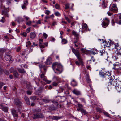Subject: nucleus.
<instances>
[{
  "mask_svg": "<svg viewBox=\"0 0 121 121\" xmlns=\"http://www.w3.org/2000/svg\"><path fill=\"white\" fill-rule=\"evenodd\" d=\"M19 72L22 74H25L26 73V72L23 68H19L18 69Z\"/></svg>",
  "mask_w": 121,
  "mask_h": 121,
  "instance_id": "nucleus-19",
  "label": "nucleus"
},
{
  "mask_svg": "<svg viewBox=\"0 0 121 121\" xmlns=\"http://www.w3.org/2000/svg\"><path fill=\"white\" fill-rule=\"evenodd\" d=\"M7 55L8 56H11V52L10 51H8L6 53L5 56Z\"/></svg>",
  "mask_w": 121,
  "mask_h": 121,
  "instance_id": "nucleus-48",
  "label": "nucleus"
},
{
  "mask_svg": "<svg viewBox=\"0 0 121 121\" xmlns=\"http://www.w3.org/2000/svg\"><path fill=\"white\" fill-rule=\"evenodd\" d=\"M116 87L118 92H120L121 91V86L119 85V84L118 86H117V87Z\"/></svg>",
  "mask_w": 121,
  "mask_h": 121,
  "instance_id": "nucleus-38",
  "label": "nucleus"
},
{
  "mask_svg": "<svg viewBox=\"0 0 121 121\" xmlns=\"http://www.w3.org/2000/svg\"><path fill=\"white\" fill-rule=\"evenodd\" d=\"M119 57V56H118L117 55H116V56H112V58H113L114 59H115L116 60H117L118 59V58H120Z\"/></svg>",
  "mask_w": 121,
  "mask_h": 121,
  "instance_id": "nucleus-47",
  "label": "nucleus"
},
{
  "mask_svg": "<svg viewBox=\"0 0 121 121\" xmlns=\"http://www.w3.org/2000/svg\"><path fill=\"white\" fill-rule=\"evenodd\" d=\"M40 77L41 79L44 81L47 78L45 76L44 73H42L40 75Z\"/></svg>",
  "mask_w": 121,
  "mask_h": 121,
  "instance_id": "nucleus-23",
  "label": "nucleus"
},
{
  "mask_svg": "<svg viewBox=\"0 0 121 121\" xmlns=\"http://www.w3.org/2000/svg\"><path fill=\"white\" fill-rule=\"evenodd\" d=\"M119 84L117 82V81L116 80H114L113 78L111 80L109 81V85H112V86L117 87V86H118Z\"/></svg>",
  "mask_w": 121,
  "mask_h": 121,
  "instance_id": "nucleus-6",
  "label": "nucleus"
},
{
  "mask_svg": "<svg viewBox=\"0 0 121 121\" xmlns=\"http://www.w3.org/2000/svg\"><path fill=\"white\" fill-rule=\"evenodd\" d=\"M21 35L24 36L26 37L27 36V33L26 32H23L21 34Z\"/></svg>",
  "mask_w": 121,
  "mask_h": 121,
  "instance_id": "nucleus-53",
  "label": "nucleus"
},
{
  "mask_svg": "<svg viewBox=\"0 0 121 121\" xmlns=\"http://www.w3.org/2000/svg\"><path fill=\"white\" fill-rule=\"evenodd\" d=\"M42 100L45 103L49 102L50 101V100L49 99L47 98L43 99H42Z\"/></svg>",
  "mask_w": 121,
  "mask_h": 121,
  "instance_id": "nucleus-35",
  "label": "nucleus"
},
{
  "mask_svg": "<svg viewBox=\"0 0 121 121\" xmlns=\"http://www.w3.org/2000/svg\"><path fill=\"white\" fill-rule=\"evenodd\" d=\"M53 103V105L49 107V109L51 111H53L56 110L58 108V103L57 102L54 100L52 101Z\"/></svg>",
  "mask_w": 121,
  "mask_h": 121,
  "instance_id": "nucleus-2",
  "label": "nucleus"
},
{
  "mask_svg": "<svg viewBox=\"0 0 121 121\" xmlns=\"http://www.w3.org/2000/svg\"><path fill=\"white\" fill-rule=\"evenodd\" d=\"M49 117L50 118H51L52 120L57 121L59 119H61L62 117V116H49Z\"/></svg>",
  "mask_w": 121,
  "mask_h": 121,
  "instance_id": "nucleus-9",
  "label": "nucleus"
},
{
  "mask_svg": "<svg viewBox=\"0 0 121 121\" xmlns=\"http://www.w3.org/2000/svg\"><path fill=\"white\" fill-rule=\"evenodd\" d=\"M97 50L96 49H94L92 51L91 53L95 55V54L98 53L97 52Z\"/></svg>",
  "mask_w": 121,
  "mask_h": 121,
  "instance_id": "nucleus-40",
  "label": "nucleus"
},
{
  "mask_svg": "<svg viewBox=\"0 0 121 121\" xmlns=\"http://www.w3.org/2000/svg\"><path fill=\"white\" fill-rule=\"evenodd\" d=\"M72 34L76 36V38L77 37H78V34L75 31H72Z\"/></svg>",
  "mask_w": 121,
  "mask_h": 121,
  "instance_id": "nucleus-39",
  "label": "nucleus"
},
{
  "mask_svg": "<svg viewBox=\"0 0 121 121\" xmlns=\"http://www.w3.org/2000/svg\"><path fill=\"white\" fill-rule=\"evenodd\" d=\"M28 0H25L24 1V4H23L26 6H27L28 4Z\"/></svg>",
  "mask_w": 121,
  "mask_h": 121,
  "instance_id": "nucleus-49",
  "label": "nucleus"
},
{
  "mask_svg": "<svg viewBox=\"0 0 121 121\" xmlns=\"http://www.w3.org/2000/svg\"><path fill=\"white\" fill-rule=\"evenodd\" d=\"M55 15L57 16H60V14L58 12H56L55 13Z\"/></svg>",
  "mask_w": 121,
  "mask_h": 121,
  "instance_id": "nucleus-54",
  "label": "nucleus"
},
{
  "mask_svg": "<svg viewBox=\"0 0 121 121\" xmlns=\"http://www.w3.org/2000/svg\"><path fill=\"white\" fill-rule=\"evenodd\" d=\"M104 114L107 117H110V115L106 112H105L104 113Z\"/></svg>",
  "mask_w": 121,
  "mask_h": 121,
  "instance_id": "nucleus-60",
  "label": "nucleus"
},
{
  "mask_svg": "<svg viewBox=\"0 0 121 121\" xmlns=\"http://www.w3.org/2000/svg\"><path fill=\"white\" fill-rule=\"evenodd\" d=\"M56 67L57 68H56V70L59 72V74L61 73L63 70L62 65L60 63L57 62H55L53 63L52 65V68L53 70H54Z\"/></svg>",
  "mask_w": 121,
  "mask_h": 121,
  "instance_id": "nucleus-1",
  "label": "nucleus"
},
{
  "mask_svg": "<svg viewBox=\"0 0 121 121\" xmlns=\"http://www.w3.org/2000/svg\"><path fill=\"white\" fill-rule=\"evenodd\" d=\"M28 48L29 50V51L27 53H29L32 51L33 50V49L31 48L30 47Z\"/></svg>",
  "mask_w": 121,
  "mask_h": 121,
  "instance_id": "nucleus-57",
  "label": "nucleus"
},
{
  "mask_svg": "<svg viewBox=\"0 0 121 121\" xmlns=\"http://www.w3.org/2000/svg\"><path fill=\"white\" fill-rule=\"evenodd\" d=\"M36 35L35 32H31L30 34V37L32 39L34 38L36 36Z\"/></svg>",
  "mask_w": 121,
  "mask_h": 121,
  "instance_id": "nucleus-26",
  "label": "nucleus"
},
{
  "mask_svg": "<svg viewBox=\"0 0 121 121\" xmlns=\"http://www.w3.org/2000/svg\"><path fill=\"white\" fill-rule=\"evenodd\" d=\"M53 79L56 80V81L58 82H59V80H60V78L58 77L55 76H54Z\"/></svg>",
  "mask_w": 121,
  "mask_h": 121,
  "instance_id": "nucleus-33",
  "label": "nucleus"
},
{
  "mask_svg": "<svg viewBox=\"0 0 121 121\" xmlns=\"http://www.w3.org/2000/svg\"><path fill=\"white\" fill-rule=\"evenodd\" d=\"M76 40H75L73 42V44L76 47H79L82 45L81 43L79 42V39L78 37H77L76 38Z\"/></svg>",
  "mask_w": 121,
  "mask_h": 121,
  "instance_id": "nucleus-8",
  "label": "nucleus"
},
{
  "mask_svg": "<svg viewBox=\"0 0 121 121\" xmlns=\"http://www.w3.org/2000/svg\"><path fill=\"white\" fill-rule=\"evenodd\" d=\"M44 81L46 82L48 84H49L52 82L51 80H48L47 79V78L45 80H44Z\"/></svg>",
  "mask_w": 121,
  "mask_h": 121,
  "instance_id": "nucleus-52",
  "label": "nucleus"
},
{
  "mask_svg": "<svg viewBox=\"0 0 121 121\" xmlns=\"http://www.w3.org/2000/svg\"><path fill=\"white\" fill-rule=\"evenodd\" d=\"M71 48L72 49V51L75 54L76 53L78 52V51L77 50H76L72 46H70Z\"/></svg>",
  "mask_w": 121,
  "mask_h": 121,
  "instance_id": "nucleus-30",
  "label": "nucleus"
},
{
  "mask_svg": "<svg viewBox=\"0 0 121 121\" xmlns=\"http://www.w3.org/2000/svg\"><path fill=\"white\" fill-rule=\"evenodd\" d=\"M52 63V59L51 58H49L47 59L46 64L47 65H49Z\"/></svg>",
  "mask_w": 121,
  "mask_h": 121,
  "instance_id": "nucleus-20",
  "label": "nucleus"
},
{
  "mask_svg": "<svg viewBox=\"0 0 121 121\" xmlns=\"http://www.w3.org/2000/svg\"><path fill=\"white\" fill-rule=\"evenodd\" d=\"M11 111L14 117H18V112L15 109H12Z\"/></svg>",
  "mask_w": 121,
  "mask_h": 121,
  "instance_id": "nucleus-13",
  "label": "nucleus"
},
{
  "mask_svg": "<svg viewBox=\"0 0 121 121\" xmlns=\"http://www.w3.org/2000/svg\"><path fill=\"white\" fill-rule=\"evenodd\" d=\"M87 28V26L86 24H84L82 26V28L84 30H86Z\"/></svg>",
  "mask_w": 121,
  "mask_h": 121,
  "instance_id": "nucleus-37",
  "label": "nucleus"
},
{
  "mask_svg": "<svg viewBox=\"0 0 121 121\" xmlns=\"http://www.w3.org/2000/svg\"><path fill=\"white\" fill-rule=\"evenodd\" d=\"M26 50H25L22 51L21 53L20 54L22 56H24L26 54Z\"/></svg>",
  "mask_w": 121,
  "mask_h": 121,
  "instance_id": "nucleus-42",
  "label": "nucleus"
},
{
  "mask_svg": "<svg viewBox=\"0 0 121 121\" xmlns=\"http://www.w3.org/2000/svg\"><path fill=\"white\" fill-rule=\"evenodd\" d=\"M5 21V18L3 17H2V18L0 20V22H1L3 23H4V22Z\"/></svg>",
  "mask_w": 121,
  "mask_h": 121,
  "instance_id": "nucleus-56",
  "label": "nucleus"
},
{
  "mask_svg": "<svg viewBox=\"0 0 121 121\" xmlns=\"http://www.w3.org/2000/svg\"><path fill=\"white\" fill-rule=\"evenodd\" d=\"M14 104L15 105L20 108L22 106V104L21 101L17 98H15L14 100Z\"/></svg>",
  "mask_w": 121,
  "mask_h": 121,
  "instance_id": "nucleus-7",
  "label": "nucleus"
},
{
  "mask_svg": "<svg viewBox=\"0 0 121 121\" xmlns=\"http://www.w3.org/2000/svg\"><path fill=\"white\" fill-rule=\"evenodd\" d=\"M4 58L5 60L7 61H8L9 62L12 61V56H8L7 55L5 56Z\"/></svg>",
  "mask_w": 121,
  "mask_h": 121,
  "instance_id": "nucleus-16",
  "label": "nucleus"
},
{
  "mask_svg": "<svg viewBox=\"0 0 121 121\" xmlns=\"http://www.w3.org/2000/svg\"><path fill=\"white\" fill-rule=\"evenodd\" d=\"M59 82H58V83H56V82L54 81L52 82V85L53 86H56L58 85V83H59Z\"/></svg>",
  "mask_w": 121,
  "mask_h": 121,
  "instance_id": "nucleus-50",
  "label": "nucleus"
},
{
  "mask_svg": "<svg viewBox=\"0 0 121 121\" xmlns=\"http://www.w3.org/2000/svg\"><path fill=\"white\" fill-rule=\"evenodd\" d=\"M103 3L102 4V6L106 8L107 7V2L105 1H102Z\"/></svg>",
  "mask_w": 121,
  "mask_h": 121,
  "instance_id": "nucleus-29",
  "label": "nucleus"
},
{
  "mask_svg": "<svg viewBox=\"0 0 121 121\" xmlns=\"http://www.w3.org/2000/svg\"><path fill=\"white\" fill-rule=\"evenodd\" d=\"M31 44V43L30 41H28L26 43V46L27 47L29 48L30 47Z\"/></svg>",
  "mask_w": 121,
  "mask_h": 121,
  "instance_id": "nucleus-31",
  "label": "nucleus"
},
{
  "mask_svg": "<svg viewBox=\"0 0 121 121\" xmlns=\"http://www.w3.org/2000/svg\"><path fill=\"white\" fill-rule=\"evenodd\" d=\"M109 23L105 21H103L102 23V27L104 28L107 27L109 24Z\"/></svg>",
  "mask_w": 121,
  "mask_h": 121,
  "instance_id": "nucleus-17",
  "label": "nucleus"
},
{
  "mask_svg": "<svg viewBox=\"0 0 121 121\" xmlns=\"http://www.w3.org/2000/svg\"><path fill=\"white\" fill-rule=\"evenodd\" d=\"M13 74L15 77L17 78L18 77L19 75L18 72L17 71H15L14 72H13Z\"/></svg>",
  "mask_w": 121,
  "mask_h": 121,
  "instance_id": "nucleus-28",
  "label": "nucleus"
},
{
  "mask_svg": "<svg viewBox=\"0 0 121 121\" xmlns=\"http://www.w3.org/2000/svg\"><path fill=\"white\" fill-rule=\"evenodd\" d=\"M0 106L1 107L3 111L6 112H8V108L7 107L4 106L2 105H1Z\"/></svg>",
  "mask_w": 121,
  "mask_h": 121,
  "instance_id": "nucleus-22",
  "label": "nucleus"
},
{
  "mask_svg": "<svg viewBox=\"0 0 121 121\" xmlns=\"http://www.w3.org/2000/svg\"><path fill=\"white\" fill-rule=\"evenodd\" d=\"M16 20L19 23H20V22L24 21L23 19L20 17H18Z\"/></svg>",
  "mask_w": 121,
  "mask_h": 121,
  "instance_id": "nucleus-34",
  "label": "nucleus"
},
{
  "mask_svg": "<svg viewBox=\"0 0 121 121\" xmlns=\"http://www.w3.org/2000/svg\"><path fill=\"white\" fill-rule=\"evenodd\" d=\"M99 55L102 56L105 59H107L108 57V54L106 52H105L104 50H101L98 53Z\"/></svg>",
  "mask_w": 121,
  "mask_h": 121,
  "instance_id": "nucleus-3",
  "label": "nucleus"
},
{
  "mask_svg": "<svg viewBox=\"0 0 121 121\" xmlns=\"http://www.w3.org/2000/svg\"><path fill=\"white\" fill-rule=\"evenodd\" d=\"M0 8L1 9H3L4 10H5L6 9L5 8V7L3 5L2 3H1V4Z\"/></svg>",
  "mask_w": 121,
  "mask_h": 121,
  "instance_id": "nucleus-59",
  "label": "nucleus"
},
{
  "mask_svg": "<svg viewBox=\"0 0 121 121\" xmlns=\"http://www.w3.org/2000/svg\"><path fill=\"white\" fill-rule=\"evenodd\" d=\"M119 65H120L118 63H115L114 64V66L113 67V69L115 70H117Z\"/></svg>",
  "mask_w": 121,
  "mask_h": 121,
  "instance_id": "nucleus-15",
  "label": "nucleus"
},
{
  "mask_svg": "<svg viewBox=\"0 0 121 121\" xmlns=\"http://www.w3.org/2000/svg\"><path fill=\"white\" fill-rule=\"evenodd\" d=\"M39 67L40 68H43L44 70V73H46V69L44 68L45 66L44 65H39Z\"/></svg>",
  "mask_w": 121,
  "mask_h": 121,
  "instance_id": "nucleus-41",
  "label": "nucleus"
},
{
  "mask_svg": "<svg viewBox=\"0 0 121 121\" xmlns=\"http://www.w3.org/2000/svg\"><path fill=\"white\" fill-rule=\"evenodd\" d=\"M114 45L115 49H117V50L118 49L119 45L118 43H116L114 44Z\"/></svg>",
  "mask_w": 121,
  "mask_h": 121,
  "instance_id": "nucleus-46",
  "label": "nucleus"
},
{
  "mask_svg": "<svg viewBox=\"0 0 121 121\" xmlns=\"http://www.w3.org/2000/svg\"><path fill=\"white\" fill-rule=\"evenodd\" d=\"M61 42L62 44H65L67 43V41L66 39H62Z\"/></svg>",
  "mask_w": 121,
  "mask_h": 121,
  "instance_id": "nucleus-36",
  "label": "nucleus"
},
{
  "mask_svg": "<svg viewBox=\"0 0 121 121\" xmlns=\"http://www.w3.org/2000/svg\"><path fill=\"white\" fill-rule=\"evenodd\" d=\"M72 92L74 94L77 95H80L81 94L80 91L76 89L72 91Z\"/></svg>",
  "mask_w": 121,
  "mask_h": 121,
  "instance_id": "nucleus-14",
  "label": "nucleus"
},
{
  "mask_svg": "<svg viewBox=\"0 0 121 121\" xmlns=\"http://www.w3.org/2000/svg\"><path fill=\"white\" fill-rule=\"evenodd\" d=\"M71 84L73 86L77 85V83L74 79H73L71 82Z\"/></svg>",
  "mask_w": 121,
  "mask_h": 121,
  "instance_id": "nucleus-21",
  "label": "nucleus"
},
{
  "mask_svg": "<svg viewBox=\"0 0 121 121\" xmlns=\"http://www.w3.org/2000/svg\"><path fill=\"white\" fill-rule=\"evenodd\" d=\"M9 11V9H6L5 10H2V14L5 16L9 17V15L8 14V12Z\"/></svg>",
  "mask_w": 121,
  "mask_h": 121,
  "instance_id": "nucleus-10",
  "label": "nucleus"
},
{
  "mask_svg": "<svg viewBox=\"0 0 121 121\" xmlns=\"http://www.w3.org/2000/svg\"><path fill=\"white\" fill-rule=\"evenodd\" d=\"M109 8L110 10L113 12H117L118 10L116 4H111L110 5Z\"/></svg>",
  "mask_w": 121,
  "mask_h": 121,
  "instance_id": "nucleus-4",
  "label": "nucleus"
},
{
  "mask_svg": "<svg viewBox=\"0 0 121 121\" xmlns=\"http://www.w3.org/2000/svg\"><path fill=\"white\" fill-rule=\"evenodd\" d=\"M121 50L120 49H117L115 52V53L118 56H119V58L121 57Z\"/></svg>",
  "mask_w": 121,
  "mask_h": 121,
  "instance_id": "nucleus-18",
  "label": "nucleus"
},
{
  "mask_svg": "<svg viewBox=\"0 0 121 121\" xmlns=\"http://www.w3.org/2000/svg\"><path fill=\"white\" fill-rule=\"evenodd\" d=\"M39 47L40 48H43L45 47V46L44 45L43 43H41V42H39Z\"/></svg>",
  "mask_w": 121,
  "mask_h": 121,
  "instance_id": "nucleus-32",
  "label": "nucleus"
},
{
  "mask_svg": "<svg viewBox=\"0 0 121 121\" xmlns=\"http://www.w3.org/2000/svg\"><path fill=\"white\" fill-rule=\"evenodd\" d=\"M43 36L44 37L45 39H46L48 35L46 33H44L43 34Z\"/></svg>",
  "mask_w": 121,
  "mask_h": 121,
  "instance_id": "nucleus-58",
  "label": "nucleus"
},
{
  "mask_svg": "<svg viewBox=\"0 0 121 121\" xmlns=\"http://www.w3.org/2000/svg\"><path fill=\"white\" fill-rule=\"evenodd\" d=\"M82 52L84 53L87 54L89 52V51L85 49L82 48L81 50Z\"/></svg>",
  "mask_w": 121,
  "mask_h": 121,
  "instance_id": "nucleus-27",
  "label": "nucleus"
},
{
  "mask_svg": "<svg viewBox=\"0 0 121 121\" xmlns=\"http://www.w3.org/2000/svg\"><path fill=\"white\" fill-rule=\"evenodd\" d=\"M80 100L81 101H82V102H83L84 103H85V99L84 98H80Z\"/></svg>",
  "mask_w": 121,
  "mask_h": 121,
  "instance_id": "nucleus-64",
  "label": "nucleus"
},
{
  "mask_svg": "<svg viewBox=\"0 0 121 121\" xmlns=\"http://www.w3.org/2000/svg\"><path fill=\"white\" fill-rule=\"evenodd\" d=\"M106 73H104L103 72H101L99 73V74L101 77L104 78L105 77L104 75H105Z\"/></svg>",
  "mask_w": 121,
  "mask_h": 121,
  "instance_id": "nucleus-45",
  "label": "nucleus"
},
{
  "mask_svg": "<svg viewBox=\"0 0 121 121\" xmlns=\"http://www.w3.org/2000/svg\"><path fill=\"white\" fill-rule=\"evenodd\" d=\"M27 93L28 95H30L32 93L29 90H27Z\"/></svg>",
  "mask_w": 121,
  "mask_h": 121,
  "instance_id": "nucleus-63",
  "label": "nucleus"
},
{
  "mask_svg": "<svg viewBox=\"0 0 121 121\" xmlns=\"http://www.w3.org/2000/svg\"><path fill=\"white\" fill-rule=\"evenodd\" d=\"M105 78L106 79H107L109 80V81L113 79L112 77L111 74L110 73H108V74H107L106 73L105 75H104Z\"/></svg>",
  "mask_w": 121,
  "mask_h": 121,
  "instance_id": "nucleus-11",
  "label": "nucleus"
},
{
  "mask_svg": "<svg viewBox=\"0 0 121 121\" xmlns=\"http://www.w3.org/2000/svg\"><path fill=\"white\" fill-rule=\"evenodd\" d=\"M76 56L78 59V60L80 62L82 63V60L81 57V55L79 52L76 53L75 54Z\"/></svg>",
  "mask_w": 121,
  "mask_h": 121,
  "instance_id": "nucleus-12",
  "label": "nucleus"
},
{
  "mask_svg": "<svg viewBox=\"0 0 121 121\" xmlns=\"http://www.w3.org/2000/svg\"><path fill=\"white\" fill-rule=\"evenodd\" d=\"M30 98L31 100H33L34 101L36 100V96H31L30 97Z\"/></svg>",
  "mask_w": 121,
  "mask_h": 121,
  "instance_id": "nucleus-43",
  "label": "nucleus"
},
{
  "mask_svg": "<svg viewBox=\"0 0 121 121\" xmlns=\"http://www.w3.org/2000/svg\"><path fill=\"white\" fill-rule=\"evenodd\" d=\"M26 23V25L29 26L31 24L32 22L31 21H29L27 22Z\"/></svg>",
  "mask_w": 121,
  "mask_h": 121,
  "instance_id": "nucleus-55",
  "label": "nucleus"
},
{
  "mask_svg": "<svg viewBox=\"0 0 121 121\" xmlns=\"http://www.w3.org/2000/svg\"><path fill=\"white\" fill-rule=\"evenodd\" d=\"M82 114H84L85 115H86L87 114L88 112L86 111V110L82 108L81 110V112Z\"/></svg>",
  "mask_w": 121,
  "mask_h": 121,
  "instance_id": "nucleus-25",
  "label": "nucleus"
},
{
  "mask_svg": "<svg viewBox=\"0 0 121 121\" xmlns=\"http://www.w3.org/2000/svg\"><path fill=\"white\" fill-rule=\"evenodd\" d=\"M77 105L78 107L80 108H82L83 107L82 105L78 103L77 104Z\"/></svg>",
  "mask_w": 121,
  "mask_h": 121,
  "instance_id": "nucleus-61",
  "label": "nucleus"
},
{
  "mask_svg": "<svg viewBox=\"0 0 121 121\" xmlns=\"http://www.w3.org/2000/svg\"><path fill=\"white\" fill-rule=\"evenodd\" d=\"M65 9H68L69 8L70 4L69 3H67L65 4Z\"/></svg>",
  "mask_w": 121,
  "mask_h": 121,
  "instance_id": "nucleus-44",
  "label": "nucleus"
},
{
  "mask_svg": "<svg viewBox=\"0 0 121 121\" xmlns=\"http://www.w3.org/2000/svg\"><path fill=\"white\" fill-rule=\"evenodd\" d=\"M33 116V118L34 119L43 118L44 117L43 115L40 113L34 114Z\"/></svg>",
  "mask_w": 121,
  "mask_h": 121,
  "instance_id": "nucleus-5",
  "label": "nucleus"
},
{
  "mask_svg": "<svg viewBox=\"0 0 121 121\" xmlns=\"http://www.w3.org/2000/svg\"><path fill=\"white\" fill-rule=\"evenodd\" d=\"M5 84L4 83L2 82H0V88L1 89L2 86Z\"/></svg>",
  "mask_w": 121,
  "mask_h": 121,
  "instance_id": "nucleus-62",
  "label": "nucleus"
},
{
  "mask_svg": "<svg viewBox=\"0 0 121 121\" xmlns=\"http://www.w3.org/2000/svg\"><path fill=\"white\" fill-rule=\"evenodd\" d=\"M24 99L26 104L28 105H30V103L28 98L27 96H25L24 97Z\"/></svg>",
  "mask_w": 121,
  "mask_h": 121,
  "instance_id": "nucleus-24",
  "label": "nucleus"
},
{
  "mask_svg": "<svg viewBox=\"0 0 121 121\" xmlns=\"http://www.w3.org/2000/svg\"><path fill=\"white\" fill-rule=\"evenodd\" d=\"M9 71L11 73H13L15 71L14 69L12 67L9 69Z\"/></svg>",
  "mask_w": 121,
  "mask_h": 121,
  "instance_id": "nucleus-51",
  "label": "nucleus"
}]
</instances>
